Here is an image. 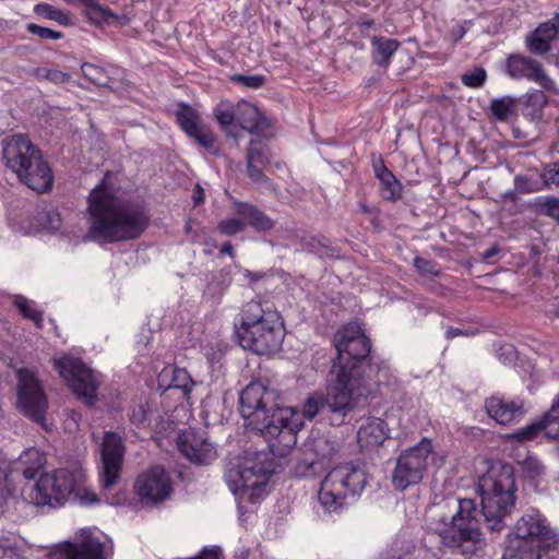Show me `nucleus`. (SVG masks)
Wrapping results in <instances>:
<instances>
[{
	"mask_svg": "<svg viewBox=\"0 0 559 559\" xmlns=\"http://www.w3.org/2000/svg\"><path fill=\"white\" fill-rule=\"evenodd\" d=\"M87 204V240L100 245L133 240L147 227L143 204L117 194L106 178L90 192Z\"/></svg>",
	"mask_w": 559,
	"mask_h": 559,
	"instance_id": "1",
	"label": "nucleus"
},
{
	"mask_svg": "<svg viewBox=\"0 0 559 559\" xmlns=\"http://www.w3.org/2000/svg\"><path fill=\"white\" fill-rule=\"evenodd\" d=\"M414 266L424 275H439V271L436 269V264L431 260L416 257L414 259Z\"/></svg>",
	"mask_w": 559,
	"mask_h": 559,
	"instance_id": "55",
	"label": "nucleus"
},
{
	"mask_svg": "<svg viewBox=\"0 0 559 559\" xmlns=\"http://www.w3.org/2000/svg\"><path fill=\"white\" fill-rule=\"evenodd\" d=\"M461 335H468V333L461 329H457V328L450 326L447 329V332H445L447 338H453V337L461 336Z\"/></svg>",
	"mask_w": 559,
	"mask_h": 559,
	"instance_id": "57",
	"label": "nucleus"
},
{
	"mask_svg": "<svg viewBox=\"0 0 559 559\" xmlns=\"http://www.w3.org/2000/svg\"><path fill=\"white\" fill-rule=\"evenodd\" d=\"M26 29L33 34L38 36L41 39H61L63 37V34L61 32L53 31L51 28L40 26L34 23H29L26 25Z\"/></svg>",
	"mask_w": 559,
	"mask_h": 559,
	"instance_id": "48",
	"label": "nucleus"
},
{
	"mask_svg": "<svg viewBox=\"0 0 559 559\" xmlns=\"http://www.w3.org/2000/svg\"><path fill=\"white\" fill-rule=\"evenodd\" d=\"M516 193H518V192L515 191V189H514V190H510V191L504 192V193L502 194V198H503L504 200H511V201H513V200H515V198H516Z\"/></svg>",
	"mask_w": 559,
	"mask_h": 559,
	"instance_id": "63",
	"label": "nucleus"
},
{
	"mask_svg": "<svg viewBox=\"0 0 559 559\" xmlns=\"http://www.w3.org/2000/svg\"><path fill=\"white\" fill-rule=\"evenodd\" d=\"M221 253H223V254L226 253V254H228L230 257H234V248H233L231 243L228 242V241L224 242L222 248H221Z\"/></svg>",
	"mask_w": 559,
	"mask_h": 559,
	"instance_id": "59",
	"label": "nucleus"
},
{
	"mask_svg": "<svg viewBox=\"0 0 559 559\" xmlns=\"http://www.w3.org/2000/svg\"><path fill=\"white\" fill-rule=\"evenodd\" d=\"M389 437L388 424L378 417L364 420L357 431V442L364 450H372L382 445Z\"/></svg>",
	"mask_w": 559,
	"mask_h": 559,
	"instance_id": "25",
	"label": "nucleus"
},
{
	"mask_svg": "<svg viewBox=\"0 0 559 559\" xmlns=\"http://www.w3.org/2000/svg\"><path fill=\"white\" fill-rule=\"evenodd\" d=\"M34 12L44 19L55 21L63 26H69L72 24L69 13L59 10L51 4L48 3H38L34 7Z\"/></svg>",
	"mask_w": 559,
	"mask_h": 559,
	"instance_id": "34",
	"label": "nucleus"
},
{
	"mask_svg": "<svg viewBox=\"0 0 559 559\" xmlns=\"http://www.w3.org/2000/svg\"><path fill=\"white\" fill-rule=\"evenodd\" d=\"M14 305L25 318L34 321L37 325L43 321V313L36 309L33 301L19 296L15 298Z\"/></svg>",
	"mask_w": 559,
	"mask_h": 559,
	"instance_id": "40",
	"label": "nucleus"
},
{
	"mask_svg": "<svg viewBox=\"0 0 559 559\" xmlns=\"http://www.w3.org/2000/svg\"><path fill=\"white\" fill-rule=\"evenodd\" d=\"M513 542H527L536 547H550L555 533L545 516L536 509L525 512L515 523Z\"/></svg>",
	"mask_w": 559,
	"mask_h": 559,
	"instance_id": "17",
	"label": "nucleus"
},
{
	"mask_svg": "<svg viewBox=\"0 0 559 559\" xmlns=\"http://www.w3.org/2000/svg\"><path fill=\"white\" fill-rule=\"evenodd\" d=\"M214 116L222 129L226 130L237 121V105L234 107V105L227 100L219 102L214 108Z\"/></svg>",
	"mask_w": 559,
	"mask_h": 559,
	"instance_id": "36",
	"label": "nucleus"
},
{
	"mask_svg": "<svg viewBox=\"0 0 559 559\" xmlns=\"http://www.w3.org/2000/svg\"><path fill=\"white\" fill-rule=\"evenodd\" d=\"M490 110L501 121H506L515 110V99L511 96L495 98L491 100Z\"/></svg>",
	"mask_w": 559,
	"mask_h": 559,
	"instance_id": "37",
	"label": "nucleus"
},
{
	"mask_svg": "<svg viewBox=\"0 0 559 559\" xmlns=\"http://www.w3.org/2000/svg\"><path fill=\"white\" fill-rule=\"evenodd\" d=\"M85 5L86 16L94 23H100L107 21L112 14L104 9L95 0H82Z\"/></svg>",
	"mask_w": 559,
	"mask_h": 559,
	"instance_id": "41",
	"label": "nucleus"
},
{
	"mask_svg": "<svg viewBox=\"0 0 559 559\" xmlns=\"http://www.w3.org/2000/svg\"><path fill=\"white\" fill-rule=\"evenodd\" d=\"M277 399L275 390L251 382L240 393V413L246 425L267 440L272 453L285 456L296 445L302 423L294 407H280Z\"/></svg>",
	"mask_w": 559,
	"mask_h": 559,
	"instance_id": "2",
	"label": "nucleus"
},
{
	"mask_svg": "<svg viewBox=\"0 0 559 559\" xmlns=\"http://www.w3.org/2000/svg\"><path fill=\"white\" fill-rule=\"evenodd\" d=\"M134 491L145 506H155L170 497L171 480L164 467L157 465L138 476Z\"/></svg>",
	"mask_w": 559,
	"mask_h": 559,
	"instance_id": "18",
	"label": "nucleus"
},
{
	"mask_svg": "<svg viewBox=\"0 0 559 559\" xmlns=\"http://www.w3.org/2000/svg\"><path fill=\"white\" fill-rule=\"evenodd\" d=\"M374 171H376V176L377 178H381L382 176V171H390L383 164L382 159H380V165H374Z\"/></svg>",
	"mask_w": 559,
	"mask_h": 559,
	"instance_id": "60",
	"label": "nucleus"
},
{
	"mask_svg": "<svg viewBox=\"0 0 559 559\" xmlns=\"http://www.w3.org/2000/svg\"><path fill=\"white\" fill-rule=\"evenodd\" d=\"M176 117L181 129L188 136L193 139L206 151L212 153L215 151L216 138L194 109L187 105H181Z\"/></svg>",
	"mask_w": 559,
	"mask_h": 559,
	"instance_id": "22",
	"label": "nucleus"
},
{
	"mask_svg": "<svg viewBox=\"0 0 559 559\" xmlns=\"http://www.w3.org/2000/svg\"><path fill=\"white\" fill-rule=\"evenodd\" d=\"M302 247L305 250L318 253L320 255H331L333 251L330 240L325 237L305 238Z\"/></svg>",
	"mask_w": 559,
	"mask_h": 559,
	"instance_id": "39",
	"label": "nucleus"
},
{
	"mask_svg": "<svg viewBox=\"0 0 559 559\" xmlns=\"http://www.w3.org/2000/svg\"><path fill=\"white\" fill-rule=\"evenodd\" d=\"M381 559H411V555L409 554H405L404 557H401V556H397L395 552H389L384 557H382Z\"/></svg>",
	"mask_w": 559,
	"mask_h": 559,
	"instance_id": "61",
	"label": "nucleus"
},
{
	"mask_svg": "<svg viewBox=\"0 0 559 559\" xmlns=\"http://www.w3.org/2000/svg\"><path fill=\"white\" fill-rule=\"evenodd\" d=\"M338 447L326 439H319L314 443L317 460L305 462L298 466L299 475L311 477L323 469L324 463L330 462L337 453Z\"/></svg>",
	"mask_w": 559,
	"mask_h": 559,
	"instance_id": "28",
	"label": "nucleus"
},
{
	"mask_svg": "<svg viewBox=\"0 0 559 559\" xmlns=\"http://www.w3.org/2000/svg\"><path fill=\"white\" fill-rule=\"evenodd\" d=\"M333 344L337 357L332 366H343L346 371H355L356 376L364 377L362 361L369 355L371 344L360 325L349 323L338 329Z\"/></svg>",
	"mask_w": 559,
	"mask_h": 559,
	"instance_id": "10",
	"label": "nucleus"
},
{
	"mask_svg": "<svg viewBox=\"0 0 559 559\" xmlns=\"http://www.w3.org/2000/svg\"><path fill=\"white\" fill-rule=\"evenodd\" d=\"M237 123L241 129L253 134H260L270 127V121L262 115L260 109L248 102L237 104Z\"/></svg>",
	"mask_w": 559,
	"mask_h": 559,
	"instance_id": "27",
	"label": "nucleus"
},
{
	"mask_svg": "<svg viewBox=\"0 0 559 559\" xmlns=\"http://www.w3.org/2000/svg\"><path fill=\"white\" fill-rule=\"evenodd\" d=\"M359 209L365 214H372L376 211L374 207H370L365 202H359Z\"/></svg>",
	"mask_w": 559,
	"mask_h": 559,
	"instance_id": "62",
	"label": "nucleus"
},
{
	"mask_svg": "<svg viewBox=\"0 0 559 559\" xmlns=\"http://www.w3.org/2000/svg\"><path fill=\"white\" fill-rule=\"evenodd\" d=\"M51 559H109L104 543L90 528L81 530L75 542H66L50 555Z\"/></svg>",
	"mask_w": 559,
	"mask_h": 559,
	"instance_id": "16",
	"label": "nucleus"
},
{
	"mask_svg": "<svg viewBox=\"0 0 559 559\" xmlns=\"http://www.w3.org/2000/svg\"><path fill=\"white\" fill-rule=\"evenodd\" d=\"M545 430L546 436L552 439L559 438V406L552 403L550 409L543 419L518 430L511 437L520 441L532 440Z\"/></svg>",
	"mask_w": 559,
	"mask_h": 559,
	"instance_id": "26",
	"label": "nucleus"
},
{
	"mask_svg": "<svg viewBox=\"0 0 559 559\" xmlns=\"http://www.w3.org/2000/svg\"><path fill=\"white\" fill-rule=\"evenodd\" d=\"M507 72L512 79H528L545 90H554V81L547 75L542 63L531 57L511 55L507 59Z\"/></svg>",
	"mask_w": 559,
	"mask_h": 559,
	"instance_id": "21",
	"label": "nucleus"
},
{
	"mask_svg": "<svg viewBox=\"0 0 559 559\" xmlns=\"http://www.w3.org/2000/svg\"><path fill=\"white\" fill-rule=\"evenodd\" d=\"M547 104V96L542 91H533L526 94L525 107L532 108V115H537Z\"/></svg>",
	"mask_w": 559,
	"mask_h": 559,
	"instance_id": "46",
	"label": "nucleus"
},
{
	"mask_svg": "<svg viewBox=\"0 0 559 559\" xmlns=\"http://www.w3.org/2000/svg\"><path fill=\"white\" fill-rule=\"evenodd\" d=\"M368 483L366 471L346 463L332 468L321 481L319 502L326 512L341 511L348 495H359Z\"/></svg>",
	"mask_w": 559,
	"mask_h": 559,
	"instance_id": "8",
	"label": "nucleus"
},
{
	"mask_svg": "<svg viewBox=\"0 0 559 559\" xmlns=\"http://www.w3.org/2000/svg\"><path fill=\"white\" fill-rule=\"evenodd\" d=\"M542 212L559 224V199L546 198L542 203Z\"/></svg>",
	"mask_w": 559,
	"mask_h": 559,
	"instance_id": "54",
	"label": "nucleus"
},
{
	"mask_svg": "<svg viewBox=\"0 0 559 559\" xmlns=\"http://www.w3.org/2000/svg\"><path fill=\"white\" fill-rule=\"evenodd\" d=\"M235 217L222 219L218 225V231L224 236H234L246 229L247 226L252 227L255 231L265 233L275 226V222L267 216L258 206L241 202H234Z\"/></svg>",
	"mask_w": 559,
	"mask_h": 559,
	"instance_id": "15",
	"label": "nucleus"
},
{
	"mask_svg": "<svg viewBox=\"0 0 559 559\" xmlns=\"http://www.w3.org/2000/svg\"><path fill=\"white\" fill-rule=\"evenodd\" d=\"M372 391V383L355 371H346L343 366H332L325 399L331 425L340 426L357 405V400Z\"/></svg>",
	"mask_w": 559,
	"mask_h": 559,
	"instance_id": "7",
	"label": "nucleus"
},
{
	"mask_svg": "<svg viewBox=\"0 0 559 559\" xmlns=\"http://www.w3.org/2000/svg\"><path fill=\"white\" fill-rule=\"evenodd\" d=\"M82 419V416L79 412L75 409H70L67 412V427L70 431L79 429L80 421Z\"/></svg>",
	"mask_w": 559,
	"mask_h": 559,
	"instance_id": "56",
	"label": "nucleus"
},
{
	"mask_svg": "<svg viewBox=\"0 0 559 559\" xmlns=\"http://www.w3.org/2000/svg\"><path fill=\"white\" fill-rule=\"evenodd\" d=\"M193 200L195 205L202 203L204 200V191L199 185L194 189Z\"/></svg>",
	"mask_w": 559,
	"mask_h": 559,
	"instance_id": "58",
	"label": "nucleus"
},
{
	"mask_svg": "<svg viewBox=\"0 0 559 559\" xmlns=\"http://www.w3.org/2000/svg\"><path fill=\"white\" fill-rule=\"evenodd\" d=\"M102 486L105 490L110 489L120 478L124 445L122 438L112 431L104 435L102 442Z\"/></svg>",
	"mask_w": 559,
	"mask_h": 559,
	"instance_id": "19",
	"label": "nucleus"
},
{
	"mask_svg": "<svg viewBox=\"0 0 559 559\" xmlns=\"http://www.w3.org/2000/svg\"><path fill=\"white\" fill-rule=\"evenodd\" d=\"M543 186L549 187L550 185L559 186V163H550L544 167Z\"/></svg>",
	"mask_w": 559,
	"mask_h": 559,
	"instance_id": "52",
	"label": "nucleus"
},
{
	"mask_svg": "<svg viewBox=\"0 0 559 559\" xmlns=\"http://www.w3.org/2000/svg\"><path fill=\"white\" fill-rule=\"evenodd\" d=\"M515 191L520 194L534 193L542 190V183L525 175H516L514 178Z\"/></svg>",
	"mask_w": 559,
	"mask_h": 559,
	"instance_id": "43",
	"label": "nucleus"
},
{
	"mask_svg": "<svg viewBox=\"0 0 559 559\" xmlns=\"http://www.w3.org/2000/svg\"><path fill=\"white\" fill-rule=\"evenodd\" d=\"M35 76L39 80H47L56 84L68 83L70 81V74L48 68H37L35 70Z\"/></svg>",
	"mask_w": 559,
	"mask_h": 559,
	"instance_id": "44",
	"label": "nucleus"
},
{
	"mask_svg": "<svg viewBox=\"0 0 559 559\" xmlns=\"http://www.w3.org/2000/svg\"><path fill=\"white\" fill-rule=\"evenodd\" d=\"M497 248L496 247H491L489 249L486 250V252L484 253V259L488 260L490 258H492L496 253H497Z\"/></svg>",
	"mask_w": 559,
	"mask_h": 559,
	"instance_id": "64",
	"label": "nucleus"
},
{
	"mask_svg": "<svg viewBox=\"0 0 559 559\" xmlns=\"http://www.w3.org/2000/svg\"><path fill=\"white\" fill-rule=\"evenodd\" d=\"M549 547H536L527 542H512L502 559H543Z\"/></svg>",
	"mask_w": 559,
	"mask_h": 559,
	"instance_id": "32",
	"label": "nucleus"
},
{
	"mask_svg": "<svg viewBox=\"0 0 559 559\" xmlns=\"http://www.w3.org/2000/svg\"><path fill=\"white\" fill-rule=\"evenodd\" d=\"M522 469L524 472V474L528 477V478H536L538 476H540L544 471H545V467L544 465L542 464V462L535 457H527L525 459L522 463Z\"/></svg>",
	"mask_w": 559,
	"mask_h": 559,
	"instance_id": "51",
	"label": "nucleus"
},
{
	"mask_svg": "<svg viewBox=\"0 0 559 559\" xmlns=\"http://www.w3.org/2000/svg\"><path fill=\"white\" fill-rule=\"evenodd\" d=\"M432 443L424 438L416 445L403 451L396 462L392 483L399 490L419 484L432 454Z\"/></svg>",
	"mask_w": 559,
	"mask_h": 559,
	"instance_id": "13",
	"label": "nucleus"
},
{
	"mask_svg": "<svg viewBox=\"0 0 559 559\" xmlns=\"http://www.w3.org/2000/svg\"><path fill=\"white\" fill-rule=\"evenodd\" d=\"M481 515L487 528L501 532L506 527V518L515 506L516 484L513 467L500 465L491 467L478 483Z\"/></svg>",
	"mask_w": 559,
	"mask_h": 559,
	"instance_id": "6",
	"label": "nucleus"
},
{
	"mask_svg": "<svg viewBox=\"0 0 559 559\" xmlns=\"http://www.w3.org/2000/svg\"><path fill=\"white\" fill-rule=\"evenodd\" d=\"M16 405L19 409L36 423H43L48 407L43 384L35 371L27 368L16 370Z\"/></svg>",
	"mask_w": 559,
	"mask_h": 559,
	"instance_id": "14",
	"label": "nucleus"
},
{
	"mask_svg": "<svg viewBox=\"0 0 559 559\" xmlns=\"http://www.w3.org/2000/svg\"><path fill=\"white\" fill-rule=\"evenodd\" d=\"M231 80L236 83H239L246 87L253 88V90L260 88L266 82L265 76L259 75V74H252V75L237 74V75H234L231 78Z\"/></svg>",
	"mask_w": 559,
	"mask_h": 559,
	"instance_id": "50",
	"label": "nucleus"
},
{
	"mask_svg": "<svg viewBox=\"0 0 559 559\" xmlns=\"http://www.w3.org/2000/svg\"><path fill=\"white\" fill-rule=\"evenodd\" d=\"M379 180L381 183V195L384 200L396 201L402 198V185L392 171H382Z\"/></svg>",
	"mask_w": 559,
	"mask_h": 559,
	"instance_id": "33",
	"label": "nucleus"
},
{
	"mask_svg": "<svg viewBox=\"0 0 559 559\" xmlns=\"http://www.w3.org/2000/svg\"><path fill=\"white\" fill-rule=\"evenodd\" d=\"M83 75L92 83L97 85H105L107 75L103 68L97 67L90 62H84L81 67Z\"/></svg>",
	"mask_w": 559,
	"mask_h": 559,
	"instance_id": "45",
	"label": "nucleus"
},
{
	"mask_svg": "<svg viewBox=\"0 0 559 559\" xmlns=\"http://www.w3.org/2000/svg\"><path fill=\"white\" fill-rule=\"evenodd\" d=\"M236 334L245 349L270 355L281 347L285 330L272 302L253 299L242 307Z\"/></svg>",
	"mask_w": 559,
	"mask_h": 559,
	"instance_id": "4",
	"label": "nucleus"
},
{
	"mask_svg": "<svg viewBox=\"0 0 559 559\" xmlns=\"http://www.w3.org/2000/svg\"><path fill=\"white\" fill-rule=\"evenodd\" d=\"M177 445L190 462L198 465L211 464L217 457L216 448L202 431L194 429L182 431L178 436Z\"/></svg>",
	"mask_w": 559,
	"mask_h": 559,
	"instance_id": "20",
	"label": "nucleus"
},
{
	"mask_svg": "<svg viewBox=\"0 0 559 559\" xmlns=\"http://www.w3.org/2000/svg\"><path fill=\"white\" fill-rule=\"evenodd\" d=\"M171 374V381L168 388L180 389L185 394H188L193 385L192 379L186 369L176 367L165 368L163 376Z\"/></svg>",
	"mask_w": 559,
	"mask_h": 559,
	"instance_id": "35",
	"label": "nucleus"
},
{
	"mask_svg": "<svg viewBox=\"0 0 559 559\" xmlns=\"http://www.w3.org/2000/svg\"><path fill=\"white\" fill-rule=\"evenodd\" d=\"M2 157L17 179L29 189L46 192L52 187L53 175L41 151L24 134H12L1 141Z\"/></svg>",
	"mask_w": 559,
	"mask_h": 559,
	"instance_id": "5",
	"label": "nucleus"
},
{
	"mask_svg": "<svg viewBox=\"0 0 559 559\" xmlns=\"http://www.w3.org/2000/svg\"><path fill=\"white\" fill-rule=\"evenodd\" d=\"M485 408L488 416L501 426L519 424L526 413L523 402L508 401L496 395L486 399Z\"/></svg>",
	"mask_w": 559,
	"mask_h": 559,
	"instance_id": "23",
	"label": "nucleus"
},
{
	"mask_svg": "<svg viewBox=\"0 0 559 559\" xmlns=\"http://www.w3.org/2000/svg\"><path fill=\"white\" fill-rule=\"evenodd\" d=\"M271 473L270 465L261 460L260 454H254L247 455L241 464H230L225 477L235 495L250 492V497H259Z\"/></svg>",
	"mask_w": 559,
	"mask_h": 559,
	"instance_id": "11",
	"label": "nucleus"
},
{
	"mask_svg": "<svg viewBox=\"0 0 559 559\" xmlns=\"http://www.w3.org/2000/svg\"><path fill=\"white\" fill-rule=\"evenodd\" d=\"M61 216L55 211H47L39 213V224L41 228L56 231L61 227Z\"/></svg>",
	"mask_w": 559,
	"mask_h": 559,
	"instance_id": "47",
	"label": "nucleus"
},
{
	"mask_svg": "<svg viewBox=\"0 0 559 559\" xmlns=\"http://www.w3.org/2000/svg\"><path fill=\"white\" fill-rule=\"evenodd\" d=\"M83 481L84 474L81 471L59 468L51 474L40 476L29 491L24 493L36 506H60L72 497L76 487Z\"/></svg>",
	"mask_w": 559,
	"mask_h": 559,
	"instance_id": "9",
	"label": "nucleus"
},
{
	"mask_svg": "<svg viewBox=\"0 0 559 559\" xmlns=\"http://www.w3.org/2000/svg\"><path fill=\"white\" fill-rule=\"evenodd\" d=\"M559 35V13L538 25V27L525 38V44L534 55H545L550 50V43Z\"/></svg>",
	"mask_w": 559,
	"mask_h": 559,
	"instance_id": "24",
	"label": "nucleus"
},
{
	"mask_svg": "<svg viewBox=\"0 0 559 559\" xmlns=\"http://www.w3.org/2000/svg\"><path fill=\"white\" fill-rule=\"evenodd\" d=\"M82 484L81 483L74 493L72 495V499H78L80 501V503L82 504H85V506H88V504H93V503H96L98 502V498L96 496V493L92 490H88L86 488H82Z\"/></svg>",
	"mask_w": 559,
	"mask_h": 559,
	"instance_id": "53",
	"label": "nucleus"
},
{
	"mask_svg": "<svg viewBox=\"0 0 559 559\" xmlns=\"http://www.w3.org/2000/svg\"><path fill=\"white\" fill-rule=\"evenodd\" d=\"M427 521L444 546L459 549L467 559L483 551L479 510L473 499L435 504L428 510Z\"/></svg>",
	"mask_w": 559,
	"mask_h": 559,
	"instance_id": "3",
	"label": "nucleus"
},
{
	"mask_svg": "<svg viewBox=\"0 0 559 559\" xmlns=\"http://www.w3.org/2000/svg\"><path fill=\"white\" fill-rule=\"evenodd\" d=\"M486 76H487L486 71L481 68H477L469 73L463 74L462 83L465 86L477 88V87L483 86V84L486 81Z\"/></svg>",
	"mask_w": 559,
	"mask_h": 559,
	"instance_id": "49",
	"label": "nucleus"
},
{
	"mask_svg": "<svg viewBox=\"0 0 559 559\" xmlns=\"http://www.w3.org/2000/svg\"><path fill=\"white\" fill-rule=\"evenodd\" d=\"M44 464V455L37 449L29 448L20 455L11 472L21 474L25 479H33Z\"/></svg>",
	"mask_w": 559,
	"mask_h": 559,
	"instance_id": "29",
	"label": "nucleus"
},
{
	"mask_svg": "<svg viewBox=\"0 0 559 559\" xmlns=\"http://www.w3.org/2000/svg\"><path fill=\"white\" fill-rule=\"evenodd\" d=\"M400 47V41L394 38L374 36L371 38V57L380 67L386 68L391 57Z\"/></svg>",
	"mask_w": 559,
	"mask_h": 559,
	"instance_id": "30",
	"label": "nucleus"
},
{
	"mask_svg": "<svg viewBox=\"0 0 559 559\" xmlns=\"http://www.w3.org/2000/svg\"><path fill=\"white\" fill-rule=\"evenodd\" d=\"M294 413L299 415L300 421L305 419L312 420L317 416H321L328 412L325 399L320 393L310 394L304 402L301 411L294 408Z\"/></svg>",
	"mask_w": 559,
	"mask_h": 559,
	"instance_id": "31",
	"label": "nucleus"
},
{
	"mask_svg": "<svg viewBox=\"0 0 559 559\" xmlns=\"http://www.w3.org/2000/svg\"><path fill=\"white\" fill-rule=\"evenodd\" d=\"M270 151L261 141H251L247 150V162L265 166L270 163Z\"/></svg>",
	"mask_w": 559,
	"mask_h": 559,
	"instance_id": "38",
	"label": "nucleus"
},
{
	"mask_svg": "<svg viewBox=\"0 0 559 559\" xmlns=\"http://www.w3.org/2000/svg\"><path fill=\"white\" fill-rule=\"evenodd\" d=\"M262 166L255 163L247 162V170L249 178L257 185L259 189L271 190L273 185L261 169Z\"/></svg>",
	"mask_w": 559,
	"mask_h": 559,
	"instance_id": "42",
	"label": "nucleus"
},
{
	"mask_svg": "<svg viewBox=\"0 0 559 559\" xmlns=\"http://www.w3.org/2000/svg\"><path fill=\"white\" fill-rule=\"evenodd\" d=\"M52 361L55 369L72 392L87 406H94L97 401L96 392L102 382L100 374L74 357L66 356Z\"/></svg>",
	"mask_w": 559,
	"mask_h": 559,
	"instance_id": "12",
	"label": "nucleus"
}]
</instances>
